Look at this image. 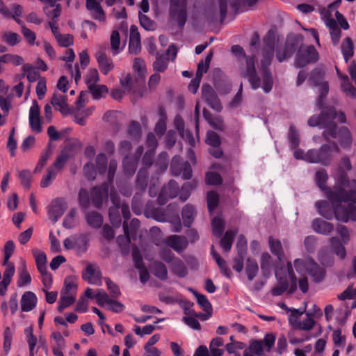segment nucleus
<instances>
[{"label": "nucleus", "mask_w": 356, "mask_h": 356, "mask_svg": "<svg viewBox=\"0 0 356 356\" xmlns=\"http://www.w3.org/2000/svg\"><path fill=\"white\" fill-rule=\"evenodd\" d=\"M44 11L47 17L50 20H57V18L61 13V6L60 4H55L54 7L46 6L44 7Z\"/></svg>", "instance_id": "obj_45"}, {"label": "nucleus", "mask_w": 356, "mask_h": 356, "mask_svg": "<svg viewBox=\"0 0 356 356\" xmlns=\"http://www.w3.org/2000/svg\"><path fill=\"white\" fill-rule=\"evenodd\" d=\"M325 195L331 202L332 207L327 201L316 202V207L321 216L331 220L335 217L336 208L342 211V202L356 203V181H349L343 177L339 186H335L334 190H328Z\"/></svg>", "instance_id": "obj_2"}, {"label": "nucleus", "mask_w": 356, "mask_h": 356, "mask_svg": "<svg viewBox=\"0 0 356 356\" xmlns=\"http://www.w3.org/2000/svg\"><path fill=\"white\" fill-rule=\"evenodd\" d=\"M213 234L217 236H220L224 229V221L220 215H218L212 220Z\"/></svg>", "instance_id": "obj_48"}, {"label": "nucleus", "mask_w": 356, "mask_h": 356, "mask_svg": "<svg viewBox=\"0 0 356 356\" xmlns=\"http://www.w3.org/2000/svg\"><path fill=\"white\" fill-rule=\"evenodd\" d=\"M168 65V58L165 55H162L156 57L153 67L155 71L163 72L167 69Z\"/></svg>", "instance_id": "obj_56"}, {"label": "nucleus", "mask_w": 356, "mask_h": 356, "mask_svg": "<svg viewBox=\"0 0 356 356\" xmlns=\"http://www.w3.org/2000/svg\"><path fill=\"white\" fill-rule=\"evenodd\" d=\"M335 117L336 110L333 106L323 107L319 116L312 115L309 118L308 124L311 127L321 126L325 129L323 136L327 141L336 138L342 149L350 150L353 143L351 134L346 127L337 129L333 122Z\"/></svg>", "instance_id": "obj_3"}, {"label": "nucleus", "mask_w": 356, "mask_h": 356, "mask_svg": "<svg viewBox=\"0 0 356 356\" xmlns=\"http://www.w3.org/2000/svg\"><path fill=\"white\" fill-rule=\"evenodd\" d=\"M171 170L175 175H182L186 179H189L192 177V168L188 163H181V159L179 156H175L171 163Z\"/></svg>", "instance_id": "obj_13"}, {"label": "nucleus", "mask_w": 356, "mask_h": 356, "mask_svg": "<svg viewBox=\"0 0 356 356\" xmlns=\"http://www.w3.org/2000/svg\"><path fill=\"white\" fill-rule=\"evenodd\" d=\"M140 37L138 29L136 26L132 25L130 28L129 51L132 54H137L140 50Z\"/></svg>", "instance_id": "obj_26"}, {"label": "nucleus", "mask_w": 356, "mask_h": 356, "mask_svg": "<svg viewBox=\"0 0 356 356\" xmlns=\"http://www.w3.org/2000/svg\"><path fill=\"white\" fill-rule=\"evenodd\" d=\"M282 307L284 308L287 312H290L289 315V322L290 325H291L294 328H297V325H298L300 321V317L304 313V310H300L296 309H289L287 307L282 305Z\"/></svg>", "instance_id": "obj_37"}, {"label": "nucleus", "mask_w": 356, "mask_h": 356, "mask_svg": "<svg viewBox=\"0 0 356 356\" xmlns=\"http://www.w3.org/2000/svg\"><path fill=\"white\" fill-rule=\"evenodd\" d=\"M309 81L314 86L318 87L320 92L317 104L321 108L323 105V101L329 91V86L327 81L323 79V74L321 70H314L312 72Z\"/></svg>", "instance_id": "obj_10"}, {"label": "nucleus", "mask_w": 356, "mask_h": 356, "mask_svg": "<svg viewBox=\"0 0 356 356\" xmlns=\"http://www.w3.org/2000/svg\"><path fill=\"white\" fill-rule=\"evenodd\" d=\"M139 226L140 222L136 218H133L131 220L129 227H128L126 222H124L123 228L124 234L118 236V243L124 253H127L129 251L131 238L133 239L136 238L137 232Z\"/></svg>", "instance_id": "obj_6"}, {"label": "nucleus", "mask_w": 356, "mask_h": 356, "mask_svg": "<svg viewBox=\"0 0 356 356\" xmlns=\"http://www.w3.org/2000/svg\"><path fill=\"white\" fill-rule=\"evenodd\" d=\"M259 270L257 263L252 259H248L246 263V274L249 280H252L257 275Z\"/></svg>", "instance_id": "obj_47"}, {"label": "nucleus", "mask_w": 356, "mask_h": 356, "mask_svg": "<svg viewBox=\"0 0 356 356\" xmlns=\"http://www.w3.org/2000/svg\"><path fill=\"white\" fill-rule=\"evenodd\" d=\"M152 272L154 275L161 280L167 278V269L163 264L161 262H156L152 267Z\"/></svg>", "instance_id": "obj_55"}, {"label": "nucleus", "mask_w": 356, "mask_h": 356, "mask_svg": "<svg viewBox=\"0 0 356 356\" xmlns=\"http://www.w3.org/2000/svg\"><path fill=\"white\" fill-rule=\"evenodd\" d=\"M57 174V171L53 167H49L47 169V173L43 176L41 180L40 186L42 188H47L50 186L55 179Z\"/></svg>", "instance_id": "obj_43"}, {"label": "nucleus", "mask_w": 356, "mask_h": 356, "mask_svg": "<svg viewBox=\"0 0 356 356\" xmlns=\"http://www.w3.org/2000/svg\"><path fill=\"white\" fill-rule=\"evenodd\" d=\"M2 38L5 42L10 46H14L18 44L21 38L19 34L13 32H6L3 34Z\"/></svg>", "instance_id": "obj_58"}, {"label": "nucleus", "mask_w": 356, "mask_h": 356, "mask_svg": "<svg viewBox=\"0 0 356 356\" xmlns=\"http://www.w3.org/2000/svg\"><path fill=\"white\" fill-rule=\"evenodd\" d=\"M309 261H313V260L311 259H296L294 261V266L296 271L301 275H304L305 273H307L310 268V265H309Z\"/></svg>", "instance_id": "obj_49"}, {"label": "nucleus", "mask_w": 356, "mask_h": 356, "mask_svg": "<svg viewBox=\"0 0 356 356\" xmlns=\"http://www.w3.org/2000/svg\"><path fill=\"white\" fill-rule=\"evenodd\" d=\"M287 273L284 277L282 276V269L277 270L275 276L277 279L278 284L273 287L271 290L273 296H277L282 295L288 288L289 280L291 281V284L289 288V292L293 293L296 290V277L292 269V264L291 262L287 264Z\"/></svg>", "instance_id": "obj_4"}, {"label": "nucleus", "mask_w": 356, "mask_h": 356, "mask_svg": "<svg viewBox=\"0 0 356 356\" xmlns=\"http://www.w3.org/2000/svg\"><path fill=\"white\" fill-rule=\"evenodd\" d=\"M202 96L212 108L217 111L221 110L220 102L211 86L209 85L203 86Z\"/></svg>", "instance_id": "obj_19"}, {"label": "nucleus", "mask_w": 356, "mask_h": 356, "mask_svg": "<svg viewBox=\"0 0 356 356\" xmlns=\"http://www.w3.org/2000/svg\"><path fill=\"white\" fill-rule=\"evenodd\" d=\"M147 144L151 149L145 153L143 160L145 164L149 165L152 163L153 150H154L157 146V141L153 134L149 133L147 135Z\"/></svg>", "instance_id": "obj_32"}, {"label": "nucleus", "mask_w": 356, "mask_h": 356, "mask_svg": "<svg viewBox=\"0 0 356 356\" xmlns=\"http://www.w3.org/2000/svg\"><path fill=\"white\" fill-rule=\"evenodd\" d=\"M309 265H310V268L307 273L313 277L314 280L318 282L322 281L325 277V270L314 261H309Z\"/></svg>", "instance_id": "obj_33"}, {"label": "nucleus", "mask_w": 356, "mask_h": 356, "mask_svg": "<svg viewBox=\"0 0 356 356\" xmlns=\"http://www.w3.org/2000/svg\"><path fill=\"white\" fill-rule=\"evenodd\" d=\"M335 218L339 221L346 222L349 219L356 221V207L350 204L347 208L343 207L342 211L339 208L335 209Z\"/></svg>", "instance_id": "obj_22"}, {"label": "nucleus", "mask_w": 356, "mask_h": 356, "mask_svg": "<svg viewBox=\"0 0 356 356\" xmlns=\"http://www.w3.org/2000/svg\"><path fill=\"white\" fill-rule=\"evenodd\" d=\"M99 81V74L97 70H90L86 76V83L88 88H92L94 86L97 85Z\"/></svg>", "instance_id": "obj_64"}, {"label": "nucleus", "mask_w": 356, "mask_h": 356, "mask_svg": "<svg viewBox=\"0 0 356 356\" xmlns=\"http://www.w3.org/2000/svg\"><path fill=\"white\" fill-rule=\"evenodd\" d=\"M328 179V175L325 170H320L316 172V181L318 187L326 194L328 190H332L326 187L325 184ZM334 188L332 189L334 190Z\"/></svg>", "instance_id": "obj_42"}, {"label": "nucleus", "mask_w": 356, "mask_h": 356, "mask_svg": "<svg viewBox=\"0 0 356 356\" xmlns=\"http://www.w3.org/2000/svg\"><path fill=\"white\" fill-rule=\"evenodd\" d=\"M101 273L95 264H88L86 266L85 272L83 273V278L90 284L101 286L102 284L101 280Z\"/></svg>", "instance_id": "obj_14"}, {"label": "nucleus", "mask_w": 356, "mask_h": 356, "mask_svg": "<svg viewBox=\"0 0 356 356\" xmlns=\"http://www.w3.org/2000/svg\"><path fill=\"white\" fill-rule=\"evenodd\" d=\"M195 216V209L193 206L187 204L182 210V217L184 223L186 226L189 227L193 221Z\"/></svg>", "instance_id": "obj_41"}, {"label": "nucleus", "mask_w": 356, "mask_h": 356, "mask_svg": "<svg viewBox=\"0 0 356 356\" xmlns=\"http://www.w3.org/2000/svg\"><path fill=\"white\" fill-rule=\"evenodd\" d=\"M132 256L135 267L140 270V280L141 282L145 283L149 280V275L147 269L143 266L142 256L137 248H133Z\"/></svg>", "instance_id": "obj_21"}, {"label": "nucleus", "mask_w": 356, "mask_h": 356, "mask_svg": "<svg viewBox=\"0 0 356 356\" xmlns=\"http://www.w3.org/2000/svg\"><path fill=\"white\" fill-rule=\"evenodd\" d=\"M166 244L176 252H180L187 247L188 241L184 236L172 235L167 238Z\"/></svg>", "instance_id": "obj_25"}, {"label": "nucleus", "mask_w": 356, "mask_h": 356, "mask_svg": "<svg viewBox=\"0 0 356 356\" xmlns=\"http://www.w3.org/2000/svg\"><path fill=\"white\" fill-rule=\"evenodd\" d=\"M95 58L98 63L99 68L104 74H108L114 68V63L112 59L108 58L106 54L99 50L95 54Z\"/></svg>", "instance_id": "obj_20"}, {"label": "nucleus", "mask_w": 356, "mask_h": 356, "mask_svg": "<svg viewBox=\"0 0 356 356\" xmlns=\"http://www.w3.org/2000/svg\"><path fill=\"white\" fill-rule=\"evenodd\" d=\"M341 51L346 63L354 55V44L350 38H346L341 45Z\"/></svg>", "instance_id": "obj_30"}, {"label": "nucleus", "mask_w": 356, "mask_h": 356, "mask_svg": "<svg viewBox=\"0 0 356 356\" xmlns=\"http://www.w3.org/2000/svg\"><path fill=\"white\" fill-rule=\"evenodd\" d=\"M264 352L263 341L252 340L243 352L244 356H261Z\"/></svg>", "instance_id": "obj_29"}, {"label": "nucleus", "mask_w": 356, "mask_h": 356, "mask_svg": "<svg viewBox=\"0 0 356 356\" xmlns=\"http://www.w3.org/2000/svg\"><path fill=\"white\" fill-rule=\"evenodd\" d=\"M108 185L104 184L101 187H97L93 189L92 202L97 207H99L105 197L108 196Z\"/></svg>", "instance_id": "obj_28"}, {"label": "nucleus", "mask_w": 356, "mask_h": 356, "mask_svg": "<svg viewBox=\"0 0 356 356\" xmlns=\"http://www.w3.org/2000/svg\"><path fill=\"white\" fill-rule=\"evenodd\" d=\"M95 298L99 306L108 305L112 300L108 295L102 289H97L95 291Z\"/></svg>", "instance_id": "obj_53"}, {"label": "nucleus", "mask_w": 356, "mask_h": 356, "mask_svg": "<svg viewBox=\"0 0 356 356\" xmlns=\"http://www.w3.org/2000/svg\"><path fill=\"white\" fill-rule=\"evenodd\" d=\"M111 46L113 55H117L120 51V38L118 31H113L111 35Z\"/></svg>", "instance_id": "obj_52"}, {"label": "nucleus", "mask_w": 356, "mask_h": 356, "mask_svg": "<svg viewBox=\"0 0 356 356\" xmlns=\"http://www.w3.org/2000/svg\"><path fill=\"white\" fill-rule=\"evenodd\" d=\"M51 104L63 115H66L70 113V109L67 104L66 97L60 93H54L52 96Z\"/></svg>", "instance_id": "obj_23"}, {"label": "nucleus", "mask_w": 356, "mask_h": 356, "mask_svg": "<svg viewBox=\"0 0 356 356\" xmlns=\"http://www.w3.org/2000/svg\"><path fill=\"white\" fill-rule=\"evenodd\" d=\"M22 186L25 188H29L31 184L32 174L30 170H23L17 173Z\"/></svg>", "instance_id": "obj_51"}, {"label": "nucleus", "mask_w": 356, "mask_h": 356, "mask_svg": "<svg viewBox=\"0 0 356 356\" xmlns=\"http://www.w3.org/2000/svg\"><path fill=\"white\" fill-rule=\"evenodd\" d=\"M68 159L69 156L67 153L63 152L57 156L51 167H53L57 171V172H58L63 169Z\"/></svg>", "instance_id": "obj_63"}, {"label": "nucleus", "mask_w": 356, "mask_h": 356, "mask_svg": "<svg viewBox=\"0 0 356 356\" xmlns=\"http://www.w3.org/2000/svg\"><path fill=\"white\" fill-rule=\"evenodd\" d=\"M269 245L272 253L277 256L279 260H282L284 257V252L281 242L277 239L270 237Z\"/></svg>", "instance_id": "obj_38"}, {"label": "nucleus", "mask_w": 356, "mask_h": 356, "mask_svg": "<svg viewBox=\"0 0 356 356\" xmlns=\"http://www.w3.org/2000/svg\"><path fill=\"white\" fill-rule=\"evenodd\" d=\"M305 161L309 163H320L322 162V158L321 157V149H309L305 154Z\"/></svg>", "instance_id": "obj_61"}, {"label": "nucleus", "mask_w": 356, "mask_h": 356, "mask_svg": "<svg viewBox=\"0 0 356 356\" xmlns=\"http://www.w3.org/2000/svg\"><path fill=\"white\" fill-rule=\"evenodd\" d=\"M29 122L31 130L36 133L42 131L40 109L38 102L34 100L29 110Z\"/></svg>", "instance_id": "obj_12"}, {"label": "nucleus", "mask_w": 356, "mask_h": 356, "mask_svg": "<svg viewBox=\"0 0 356 356\" xmlns=\"http://www.w3.org/2000/svg\"><path fill=\"white\" fill-rule=\"evenodd\" d=\"M76 296L66 293L65 292H60V297L58 302V310L60 312H62L65 308L74 304Z\"/></svg>", "instance_id": "obj_34"}, {"label": "nucleus", "mask_w": 356, "mask_h": 356, "mask_svg": "<svg viewBox=\"0 0 356 356\" xmlns=\"http://www.w3.org/2000/svg\"><path fill=\"white\" fill-rule=\"evenodd\" d=\"M265 47L262 53L260 71L262 74V82L257 76L255 70L254 57L245 56L243 49L239 45H233L232 52L240 58H245V62H241L239 66L240 74L248 79L252 88L254 90L261 88L265 92H269L273 85V79L270 72L266 69L271 63L275 47V37L272 32H268L264 38Z\"/></svg>", "instance_id": "obj_1"}, {"label": "nucleus", "mask_w": 356, "mask_h": 356, "mask_svg": "<svg viewBox=\"0 0 356 356\" xmlns=\"http://www.w3.org/2000/svg\"><path fill=\"white\" fill-rule=\"evenodd\" d=\"M143 81L136 76V74L123 73L120 77V83L127 94H131L133 98L137 99L144 95V90L140 88Z\"/></svg>", "instance_id": "obj_5"}, {"label": "nucleus", "mask_w": 356, "mask_h": 356, "mask_svg": "<svg viewBox=\"0 0 356 356\" xmlns=\"http://www.w3.org/2000/svg\"><path fill=\"white\" fill-rule=\"evenodd\" d=\"M37 297L31 291L25 292L21 298V309L22 312H28L34 309L37 304Z\"/></svg>", "instance_id": "obj_24"}, {"label": "nucleus", "mask_w": 356, "mask_h": 356, "mask_svg": "<svg viewBox=\"0 0 356 356\" xmlns=\"http://www.w3.org/2000/svg\"><path fill=\"white\" fill-rule=\"evenodd\" d=\"M273 266V261L268 253H263L261 255V268L264 276H269Z\"/></svg>", "instance_id": "obj_39"}, {"label": "nucleus", "mask_w": 356, "mask_h": 356, "mask_svg": "<svg viewBox=\"0 0 356 356\" xmlns=\"http://www.w3.org/2000/svg\"><path fill=\"white\" fill-rule=\"evenodd\" d=\"M330 241L336 255L343 259L346 255L345 244L341 243L340 239L337 237L330 238Z\"/></svg>", "instance_id": "obj_36"}, {"label": "nucleus", "mask_w": 356, "mask_h": 356, "mask_svg": "<svg viewBox=\"0 0 356 356\" xmlns=\"http://www.w3.org/2000/svg\"><path fill=\"white\" fill-rule=\"evenodd\" d=\"M179 186L176 181H170L168 184L163 186L161 193L159 195L158 201L160 204H164L167 199L175 197L178 194Z\"/></svg>", "instance_id": "obj_17"}, {"label": "nucleus", "mask_w": 356, "mask_h": 356, "mask_svg": "<svg viewBox=\"0 0 356 356\" xmlns=\"http://www.w3.org/2000/svg\"><path fill=\"white\" fill-rule=\"evenodd\" d=\"M86 95L83 92H81L79 99L76 101V111L75 113V122L80 125H84L86 122V118L90 116L93 111V107H90L86 109H84L83 107L86 105L85 100Z\"/></svg>", "instance_id": "obj_11"}, {"label": "nucleus", "mask_w": 356, "mask_h": 356, "mask_svg": "<svg viewBox=\"0 0 356 356\" xmlns=\"http://www.w3.org/2000/svg\"><path fill=\"white\" fill-rule=\"evenodd\" d=\"M86 6L92 17L99 22H106V14L97 0H86Z\"/></svg>", "instance_id": "obj_15"}, {"label": "nucleus", "mask_w": 356, "mask_h": 356, "mask_svg": "<svg viewBox=\"0 0 356 356\" xmlns=\"http://www.w3.org/2000/svg\"><path fill=\"white\" fill-rule=\"evenodd\" d=\"M312 227L314 232L324 235H328L334 230L332 224L320 218L314 220Z\"/></svg>", "instance_id": "obj_27"}, {"label": "nucleus", "mask_w": 356, "mask_h": 356, "mask_svg": "<svg viewBox=\"0 0 356 356\" xmlns=\"http://www.w3.org/2000/svg\"><path fill=\"white\" fill-rule=\"evenodd\" d=\"M75 58V54L72 49H67L65 55L62 57V60L66 62V67L72 76L74 78L76 83H77L81 79V73L79 72V67L78 64H75L72 66V63Z\"/></svg>", "instance_id": "obj_16"}, {"label": "nucleus", "mask_w": 356, "mask_h": 356, "mask_svg": "<svg viewBox=\"0 0 356 356\" xmlns=\"http://www.w3.org/2000/svg\"><path fill=\"white\" fill-rule=\"evenodd\" d=\"M314 320L309 314H307L306 318L302 321H300L298 325H297V329L308 331L314 327Z\"/></svg>", "instance_id": "obj_62"}, {"label": "nucleus", "mask_w": 356, "mask_h": 356, "mask_svg": "<svg viewBox=\"0 0 356 356\" xmlns=\"http://www.w3.org/2000/svg\"><path fill=\"white\" fill-rule=\"evenodd\" d=\"M67 209L66 202L61 199H56L52 202L48 211L49 218L56 222L64 213Z\"/></svg>", "instance_id": "obj_18"}, {"label": "nucleus", "mask_w": 356, "mask_h": 356, "mask_svg": "<svg viewBox=\"0 0 356 356\" xmlns=\"http://www.w3.org/2000/svg\"><path fill=\"white\" fill-rule=\"evenodd\" d=\"M2 56V60L6 64L12 63L14 65L18 66L22 65L24 63L22 57L16 54H6Z\"/></svg>", "instance_id": "obj_57"}, {"label": "nucleus", "mask_w": 356, "mask_h": 356, "mask_svg": "<svg viewBox=\"0 0 356 356\" xmlns=\"http://www.w3.org/2000/svg\"><path fill=\"white\" fill-rule=\"evenodd\" d=\"M186 3L187 0L170 1V15L180 26H183L186 22Z\"/></svg>", "instance_id": "obj_7"}, {"label": "nucleus", "mask_w": 356, "mask_h": 356, "mask_svg": "<svg viewBox=\"0 0 356 356\" xmlns=\"http://www.w3.org/2000/svg\"><path fill=\"white\" fill-rule=\"evenodd\" d=\"M86 220L93 227H99L102 224V216L97 212H91L87 214Z\"/></svg>", "instance_id": "obj_54"}, {"label": "nucleus", "mask_w": 356, "mask_h": 356, "mask_svg": "<svg viewBox=\"0 0 356 356\" xmlns=\"http://www.w3.org/2000/svg\"><path fill=\"white\" fill-rule=\"evenodd\" d=\"M172 270L179 277H183L187 275V268L184 264L179 259L173 261Z\"/></svg>", "instance_id": "obj_50"}, {"label": "nucleus", "mask_w": 356, "mask_h": 356, "mask_svg": "<svg viewBox=\"0 0 356 356\" xmlns=\"http://www.w3.org/2000/svg\"><path fill=\"white\" fill-rule=\"evenodd\" d=\"M235 234L236 232L232 230H229L225 232V236L220 241V245L224 251L228 252L230 250Z\"/></svg>", "instance_id": "obj_46"}, {"label": "nucleus", "mask_w": 356, "mask_h": 356, "mask_svg": "<svg viewBox=\"0 0 356 356\" xmlns=\"http://www.w3.org/2000/svg\"><path fill=\"white\" fill-rule=\"evenodd\" d=\"M317 59L318 53L313 46L302 45L298 50L295 65L297 67H302Z\"/></svg>", "instance_id": "obj_9"}, {"label": "nucleus", "mask_w": 356, "mask_h": 356, "mask_svg": "<svg viewBox=\"0 0 356 356\" xmlns=\"http://www.w3.org/2000/svg\"><path fill=\"white\" fill-rule=\"evenodd\" d=\"M294 51L293 45H286L282 49L277 50V58L280 62L284 61L286 58L290 57Z\"/></svg>", "instance_id": "obj_60"}, {"label": "nucleus", "mask_w": 356, "mask_h": 356, "mask_svg": "<svg viewBox=\"0 0 356 356\" xmlns=\"http://www.w3.org/2000/svg\"><path fill=\"white\" fill-rule=\"evenodd\" d=\"M133 70L135 73H137V74H136V76L144 81L146 74V67L144 60L140 58H135L133 64Z\"/></svg>", "instance_id": "obj_44"}, {"label": "nucleus", "mask_w": 356, "mask_h": 356, "mask_svg": "<svg viewBox=\"0 0 356 356\" xmlns=\"http://www.w3.org/2000/svg\"><path fill=\"white\" fill-rule=\"evenodd\" d=\"M63 246L67 250H74L77 254H82L88 248V240L83 234L72 235L64 240Z\"/></svg>", "instance_id": "obj_8"}, {"label": "nucleus", "mask_w": 356, "mask_h": 356, "mask_svg": "<svg viewBox=\"0 0 356 356\" xmlns=\"http://www.w3.org/2000/svg\"><path fill=\"white\" fill-rule=\"evenodd\" d=\"M24 334L26 341L29 345V348L35 347L38 339L33 334V327L32 325H30L24 329Z\"/></svg>", "instance_id": "obj_59"}, {"label": "nucleus", "mask_w": 356, "mask_h": 356, "mask_svg": "<svg viewBox=\"0 0 356 356\" xmlns=\"http://www.w3.org/2000/svg\"><path fill=\"white\" fill-rule=\"evenodd\" d=\"M19 274L17 280V286L19 287H22L24 285L29 284L31 281V275L26 270V263L24 261H22V264L19 268Z\"/></svg>", "instance_id": "obj_35"}, {"label": "nucleus", "mask_w": 356, "mask_h": 356, "mask_svg": "<svg viewBox=\"0 0 356 356\" xmlns=\"http://www.w3.org/2000/svg\"><path fill=\"white\" fill-rule=\"evenodd\" d=\"M33 255L35 258L37 268L40 273H44L47 270V257L45 253L37 248L32 250Z\"/></svg>", "instance_id": "obj_31"}, {"label": "nucleus", "mask_w": 356, "mask_h": 356, "mask_svg": "<svg viewBox=\"0 0 356 356\" xmlns=\"http://www.w3.org/2000/svg\"><path fill=\"white\" fill-rule=\"evenodd\" d=\"M211 254L216 263L218 264L219 268H220L222 273L228 277H230L231 270L227 266L226 261L215 252L214 247L213 245L211 247Z\"/></svg>", "instance_id": "obj_40"}]
</instances>
